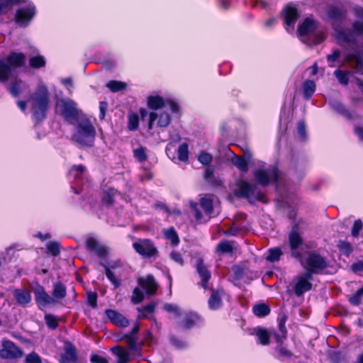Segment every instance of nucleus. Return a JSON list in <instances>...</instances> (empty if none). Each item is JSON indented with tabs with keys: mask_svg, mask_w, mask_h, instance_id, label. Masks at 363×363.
Masks as SVG:
<instances>
[{
	"mask_svg": "<svg viewBox=\"0 0 363 363\" xmlns=\"http://www.w3.org/2000/svg\"><path fill=\"white\" fill-rule=\"evenodd\" d=\"M301 223L295 224L289 234L291 256L298 260L306 272L311 274L321 273L328 267L327 260L316 251L305 252L303 240L299 233Z\"/></svg>",
	"mask_w": 363,
	"mask_h": 363,
	"instance_id": "obj_1",
	"label": "nucleus"
},
{
	"mask_svg": "<svg viewBox=\"0 0 363 363\" xmlns=\"http://www.w3.org/2000/svg\"><path fill=\"white\" fill-rule=\"evenodd\" d=\"M336 38L340 44L347 43L353 50L352 52L347 53L345 59L349 62H354L357 67H361L363 59V48H359L357 43V35H363V23L356 21L352 24V31L335 28Z\"/></svg>",
	"mask_w": 363,
	"mask_h": 363,
	"instance_id": "obj_2",
	"label": "nucleus"
},
{
	"mask_svg": "<svg viewBox=\"0 0 363 363\" xmlns=\"http://www.w3.org/2000/svg\"><path fill=\"white\" fill-rule=\"evenodd\" d=\"M138 325H135L130 333H126L122 339L125 342L128 350L121 346H116L111 348L112 352L118 357L117 363H127L133 357H141L140 344L138 340Z\"/></svg>",
	"mask_w": 363,
	"mask_h": 363,
	"instance_id": "obj_3",
	"label": "nucleus"
},
{
	"mask_svg": "<svg viewBox=\"0 0 363 363\" xmlns=\"http://www.w3.org/2000/svg\"><path fill=\"white\" fill-rule=\"evenodd\" d=\"M27 103L30 107L33 120L36 122L43 121L46 116L50 104L48 87L43 84H39Z\"/></svg>",
	"mask_w": 363,
	"mask_h": 363,
	"instance_id": "obj_4",
	"label": "nucleus"
},
{
	"mask_svg": "<svg viewBox=\"0 0 363 363\" xmlns=\"http://www.w3.org/2000/svg\"><path fill=\"white\" fill-rule=\"evenodd\" d=\"M74 123L76 125L73 140L82 146L91 147L95 140L96 130L91 121L84 116Z\"/></svg>",
	"mask_w": 363,
	"mask_h": 363,
	"instance_id": "obj_5",
	"label": "nucleus"
},
{
	"mask_svg": "<svg viewBox=\"0 0 363 363\" xmlns=\"http://www.w3.org/2000/svg\"><path fill=\"white\" fill-rule=\"evenodd\" d=\"M299 37L305 43L319 44L325 37V31L318 26L317 23L311 18H306L298 26Z\"/></svg>",
	"mask_w": 363,
	"mask_h": 363,
	"instance_id": "obj_6",
	"label": "nucleus"
},
{
	"mask_svg": "<svg viewBox=\"0 0 363 363\" xmlns=\"http://www.w3.org/2000/svg\"><path fill=\"white\" fill-rule=\"evenodd\" d=\"M236 186L237 188L235 192L238 196L245 198L250 203L255 201L267 202L265 195L256 185L252 184L245 180L240 179L238 181Z\"/></svg>",
	"mask_w": 363,
	"mask_h": 363,
	"instance_id": "obj_7",
	"label": "nucleus"
},
{
	"mask_svg": "<svg viewBox=\"0 0 363 363\" xmlns=\"http://www.w3.org/2000/svg\"><path fill=\"white\" fill-rule=\"evenodd\" d=\"M255 181L262 186H267L270 183L277 182L279 180V172L276 167H265L262 162H258V166L253 171Z\"/></svg>",
	"mask_w": 363,
	"mask_h": 363,
	"instance_id": "obj_8",
	"label": "nucleus"
},
{
	"mask_svg": "<svg viewBox=\"0 0 363 363\" xmlns=\"http://www.w3.org/2000/svg\"><path fill=\"white\" fill-rule=\"evenodd\" d=\"M71 188L75 194H79L88 184L85 167L83 165H74L69 172Z\"/></svg>",
	"mask_w": 363,
	"mask_h": 363,
	"instance_id": "obj_9",
	"label": "nucleus"
},
{
	"mask_svg": "<svg viewBox=\"0 0 363 363\" xmlns=\"http://www.w3.org/2000/svg\"><path fill=\"white\" fill-rule=\"evenodd\" d=\"M57 107L65 119L71 123H74L78 118L84 116L73 100L60 99L57 101Z\"/></svg>",
	"mask_w": 363,
	"mask_h": 363,
	"instance_id": "obj_10",
	"label": "nucleus"
},
{
	"mask_svg": "<svg viewBox=\"0 0 363 363\" xmlns=\"http://www.w3.org/2000/svg\"><path fill=\"white\" fill-rule=\"evenodd\" d=\"M147 104L148 108L153 111L169 109L173 113H177L179 111V105L174 100L163 98L157 94L150 95L147 98Z\"/></svg>",
	"mask_w": 363,
	"mask_h": 363,
	"instance_id": "obj_11",
	"label": "nucleus"
},
{
	"mask_svg": "<svg viewBox=\"0 0 363 363\" xmlns=\"http://www.w3.org/2000/svg\"><path fill=\"white\" fill-rule=\"evenodd\" d=\"M26 3V5L20 7L16 12V23L21 27H26L33 20L36 13L35 5L28 1L22 0L19 3Z\"/></svg>",
	"mask_w": 363,
	"mask_h": 363,
	"instance_id": "obj_12",
	"label": "nucleus"
},
{
	"mask_svg": "<svg viewBox=\"0 0 363 363\" xmlns=\"http://www.w3.org/2000/svg\"><path fill=\"white\" fill-rule=\"evenodd\" d=\"M167 110H156L150 113L148 119L149 130L163 129L169 126L172 119Z\"/></svg>",
	"mask_w": 363,
	"mask_h": 363,
	"instance_id": "obj_13",
	"label": "nucleus"
},
{
	"mask_svg": "<svg viewBox=\"0 0 363 363\" xmlns=\"http://www.w3.org/2000/svg\"><path fill=\"white\" fill-rule=\"evenodd\" d=\"M133 247L144 258L155 257L158 254L157 247L150 239H138L133 243Z\"/></svg>",
	"mask_w": 363,
	"mask_h": 363,
	"instance_id": "obj_14",
	"label": "nucleus"
},
{
	"mask_svg": "<svg viewBox=\"0 0 363 363\" xmlns=\"http://www.w3.org/2000/svg\"><path fill=\"white\" fill-rule=\"evenodd\" d=\"M101 264L104 267L105 274L108 279L112 283L115 288H118L121 284L120 279L114 274V271L121 269L123 263L121 259H114L108 262H101Z\"/></svg>",
	"mask_w": 363,
	"mask_h": 363,
	"instance_id": "obj_15",
	"label": "nucleus"
},
{
	"mask_svg": "<svg viewBox=\"0 0 363 363\" xmlns=\"http://www.w3.org/2000/svg\"><path fill=\"white\" fill-rule=\"evenodd\" d=\"M34 294L36 303L40 310L57 304L55 298L48 294L43 286L37 287Z\"/></svg>",
	"mask_w": 363,
	"mask_h": 363,
	"instance_id": "obj_16",
	"label": "nucleus"
},
{
	"mask_svg": "<svg viewBox=\"0 0 363 363\" xmlns=\"http://www.w3.org/2000/svg\"><path fill=\"white\" fill-rule=\"evenodd\" d=\"M312 274L310 272H304L297 276L295 279L294 291L297 296H301L312 288L311 280Z\"/></svg>",
	"mask_w": 363,
	"mask_h": 363,
	"instance_id": "obj_17",
	"label": "nucleus"
},
{
	"mask_svg": "<svg viewBox=\"0 0 363 363\" xmlns=\"http://www.w3.org/2000/svg\"><path fill=\"white\" fill-rule=\"evenodd\" d=\"M23 352L13 342L4 340L2 349L0 350V357L3 359H17L21 357Z\"/></svg>",
	"mask_w": 363,
	"mask_h": 363,
	"instance_id": "obj_18",
	"label": "nucleus"
},
{
	"mask_svg": "<svg viewBox=\"0 0 363 363\" xmlns=\"http://www.w3.org/2000/svg\"><path fill=\"white\" fill-rule=\"evenodd\" d=\"M86 247L88 251L94 252L101 259L105 258L108 254L107 248L94 238L86 239Z\"/></svg>",
	"mask_w": 363,
	"mask_h": 363,
	"instance_id": "obj_19",
	"label": "nucleus"
},
{
	"mask_svg": "<svg viewBox=\"0 0 363 363\" xmlns=\"http://www.w3.org/2000/svg\"><path fill=\"white\" fill-rule=\"evenodd\" d=\"M298 17V13L296 8L287 6L284 10V21L286 30L289 33L294 30V26Z\"/></svg>",
	"mask_w": 363,
	"mask_h": 363,
	"instance_id": "obj_20",
	"label": "nucleus"
},
{
	"mask_svg": "<svg viewBox=\"0 0 363 363\" xmlns=\"http://www.w3.org/2000/svg\"><path fill=\"white\" fill-rule=\"evenodd\" d=\"M138 284L146 291L147 294L152 295L155 294L157 284L152 275H147L145 277H140L138 280Z\"/></svg>",
	"mask_w": 363,
	"mask_h": 363,
	"instance_id": "obj_21",
	"label": "nucleus"
},
{
	"mask_svg": "<svg viewBox=\"0 0 363 363\" xmlns=\"http://www.w3.org/2000/svg\"><path fill=\"white\" fill-rule=\"evenodd\" d=\"M106 315L110 321L118 327L125 328L129 324L128 320L116 311L106 310Z\"/></svg>",
	"mask_w": 363,
	"mask_h": 363,
	"instance_id": "obj_22",
	"label": "nucleus"
},
{
	"mask_svg": "<svg viewBox=\"0 0 363 363\" xmlns=\"http://www.w3.org/2000/svg\"><path fill=\"white\" fill-rule=\"evenodd\" d=\"M216 201V196L212 194H206L200 199V205L209 217L213 214V206Z\"/></svg>",
	"mask_w": 363,
	"mask_h": 363,
	"instance_id": "obj_23",
	"label": "nucleus"
},
{
	"mask_svg": "<svg viewBox=\"0 0 363 363\" xmlns=\"http://www.w3.org/2000/svg\"><path fill=\"white\" fill-rule=\"evenodd\" d=\"M13 296L16 302L21 306H26L31 301V295L28 290L15 289Z\"/></svg>",
	"mask_w": 363,
	"mask_h": 363,
	"instance_id": "obj_24",
	"label": "nucleus"
},
{
	"mask_svg": "<svg viewBox=\"0 0 363 363\" xmlns=\"http://www.w3.org/2000/svg\"><path fill=\"white\" fill-rule=\"evenodd\" d=\"M197 272L201 279V286L204 289L208 288V281L211 278V274L208 269L204 266L203 261L199 259L196 266Z\"/></svg>",
	"mask_w": 363,
	"mask_h": 363,
	"instance_id": "obj_25",
	"label": "nucleus"
},
{
	"mask_svg": "<svg viewBox=\"0 0 363 363\" xmlns=\"http://www.w3.org/2000/svg\"><path fill=\"white\" fill-rule=\"evenodd\" d=\"M76 361L77 354L74 347L72 345H67L65 352L60 356V363H75Z\"/></svg>",
	"mask_w": 363,
	"mask_h": 363,
	"instance_id": "obj_26",
	"label": "nucleus"
},
{
	"mask_svg": "<svg viewBox=\"0 0 363 363\" xmlns=\"http://www.w3.org/2000/svg\"><path fill=\"white\" fill-rule=\"evenodd\" d=\"M250 155L245 154L244 157L235 155L232 158V163L240 171L246 172L248 170V164L250 162Z\"/></svg>",
	"mask_w": 363,
	"mask_h": 363,
	"instance_id": "obj_27",
	"label": "nucleus"
},
{
	"mask_svg": "<svg viewBox=\"0 0 363 363\" xmlns=\"http://www.w3.org/2000/svg\"><path fill=\"white\" fill-rule=\"evenodd\" d=\"M52 296L55 298L57 303L59 300L64 298L67 296L66 286L61 281L55 283L53 284Z\"/></svg>",
	"mask_w": 363,
	"mask_h": 363,
	"instance_id": "obj_28",
	"label": "nucleus"
},
{
	"mask_svg": "<svg viewBox=\"0 0 363 363\" xmlns=\"http://www.w3.org/2000/svg\"><path fill=\"white\" fill-rule=\"evenodd\" d=\"M222 291H213L208 299V306L211 310H218L222 303Z\"/></svg>",
	"mask_w": 363,
	"mask_h": 363,
	"instance_id": "obj_29",
	"label": "nucleus"
},
{
	"mask_svg": "<svg viewBox=\"0 0 363 363\" xmlns=\"http://www.w3.org/2000/svg\"><path fill=\"white\" fill-rule=\"evenodd\" d=\"M26 60V57L23 53L21 52H11L8 57L9 62L15 67L22 66Z\"/></svg>",
	"mask_w": 363,
	"mask_h": 363,
	"instance_id": "obj_30",
	"label": "nucleus"
},
{
	"mask_svg": "<svg viewBox=\"0 0 363 363\" xmlns=\"http://www.w3.org/2000/svg\"><path fill=\"white\" fill-rule=\"evenodd\" d=\"M303 94L306 100H309L315 90V84L312 80H307L303 84Z\"/></svg>",
	"mask_w": 363,
	"mask_h": 363,
	"instance_id": "obj_31",
	"label": "nucleus"
},
{
	"mask_svg": "<svg viewBox=\"0 0 363 363\" xmlns=\"http://www.w3.org/2000/svg\"><path fill=\"white\" fill-rule=\"evenodd\" d=\"M200 320V317L197 313L190 312L185 313L184 320V328L185 329H189L192 328L195 323Z\"/></svg>",
	"mask_w": 363,
	"mask_h": 363,
	"instance_id": "obj_32",
	"label": "nucleus"
},
{
	"mask_svg": "<svg viewBox=\"0 0 363 363\" xmlns=\"http://www.w3.org/2000/svg\"><path fill=\"white\" fill-rule=\"evenodd\" d=\"M163 233L164 238L169 240L173 246H176L179 244V236L173 228L164 229Z\"/></svg>",
	"mask_w": 363,
	"mask_h": 363,
	"instance_id": "obj_33",
	"label": "nucleus"
},
{
	"mask_svg": "<svg viewBox=\"0 0 363 363\" xmlns=\"http://www.w3.org/2000/svg\"><path fill=\"white\" fill-rule=\"evenodd\" d=\"M12 72L11 67L0 60V82L6 81L12 74Z\"/></svg>",
	"mask_w": 363,
	"mask_h": 363,
	"instance_id": "obj_34",
	"label": "nucleus"
},
{
	"mask_svg": "<svg viewBox=\"0 0 363 363\" xmlns=\"http://www.w3.org/2000/svg\"><path fill=\"white\" fill-rule=\"evenodd\" d=\"M163 308L169 313L172 314L174 318H179L183 315V311L176 304L165 303Z\"/></svg>",
	"mask_w": 363,
	"mask_h": 363,
	"instance_id": "obj_35",
	"label": "nucleus"
},
{
	"mask_svg": "<svg viewBox=\"0 0 363 363\" xmlns=\"http://www.w3.org/2000/svg\"><path fill=\"white\" fill-rule=\"evenodd\" d=\"M255 333L257 337L258 341L260 344L263 345H268L269 335L267 330L263 328H256L255 330Z\"/></svg>",
	"mask_w": 363,
	"mask_h": 363,
	"instance_id": "obj_36",
	"label": "nucleus"
},
{
	"mask_svg": "<svg viewBox=\"0 0 363 363\" xmlns=\"http://www.w3.org/2000/svg\"><path fill=\"white\" fill-rule=\"evenodd\" d=\"M279 328L280 334H274V337L277 342V343H282L286 337V329L285 327V319L281 318L279 320Z\"/></svg>",
	"mask_w": 363,
	"mask_h": 363,
	"instance_id": "obj_37",
	"label": "nucleus"
},
{
	"mask_svg": "<svg viewBox=\"0 0 363 363\" xmlns=\"http://www.w3.org/2000/svg\"><path fill=\"white\" fill-rule=\"evenodd\" d=\"M328 14L331 19L337 21H341L345 16L343 11L335 6L330 7L328 9Z\"/></svg>",
	"mask_w": 363,
	"mask_h": 363,
	"instance_id": "obj_38",
	"label": "nucleus"
},
{
	"mask_svg": "<svg viewBox=\"0 0 363 363\" xmlns=\"http://www.w3.org/2000/svg\"><path fill=\"white\" fill-rule=\"evenodd\" d=\"M252 311L254 314L258 317L266 316L270 312L269 308L264 303L254 306Z\"/></svg>",
	"mask_w": 363,
	"mask_h": 363,
	"instance_id": "obj_39",
	"label": "nucleus"
},
{
	"mask_svg": "<svg viewBox=\"0 0 363 363\" xmlns=\"http://www.w3.org/2000/svg\"><path fill=\"white\" fill-rule=\"evenodd\" d=\"M233 242H230L227 240L221 241L216 247V250L218 252L220 253H230L233 250Z\"/></svg>",
	"mask_w": 363,
	"mask_h": 363,
	"instance_id": "obj_40",
	"label": "nucleus"
},
{
	"mask_svg": "<svg viewBox=\"0 0 363 363\" xmlns=\"http://www.w3.org/2000/svg\"><path fill=\"white\" fill-rule=\"evenodd\" d=\"M25 84L19 79H15L14 82L9 86V91L13 96H18L25 87Z\"/></svg>",
	"mask_w": 363,
	"mask_h": 363,
	"instance_id": "obj_41",
	"label": "nucleus"
},
{
	"mask_svg": "<svg viewBox=\"0 0 363 363\" xmlns=\"http://www.w3.org/2000/svg\"><path fill=\"white\" fill-rule=\"evenodd\" d=\"M118 194V191L114 189H110L104 192L102 197V203L106 206H109L113 203V198Z\"/></svg>",
	"mask_w": 363,
	"mask_h": 363,
	"instance_id": "obj_42",
	"label": "nucleus"
},
{
	"mask_svg": "<svg viewBox=\"0 0 363 363\" xmlns=\"http://www.w3.org/2000/svg\"><path fill=\"white\" fill-rule=\"evenodd\" d=\"M178 158L180 161L185 162L189 159V146L188 144L184 143L181 144L177 150Z\"/></svg>",
	"mask_w": 363,
	"mask_h": 363,
	"instance_id": "obj_43",
	"label": "nucleus"
},
{
	"mask_svg": "<svg viewBox=\"0 0 363 363\" xmlns=\"http://www.w3.org/2000/svg\"><path fill=\"white\" fill-rule=\"evenodd\" d=\"M283 255L281 250L279 247L271 248L269 250V254L267 259L269 262H274L279 260L280 257Z\"/></svg>",
	"mask_w": 363,
	"mask_h": 363,
	"instance_id": "obj_44",
	"label": "nucleus"
},
{
	"mask_svg": "<svg viewBox=\"0 0 363 363\" xmlns=\"http://www.w3.org/2000/svg\"><path fill=\"white\" fill-rule=\"evenodd\" d=\"M334 74L337 77L339 82L342 84L347 85L349 81L350 72L342 71L337 69L335 71Z\"/></svg>",
	"mask_w": 363,
	"mask_h": 363,
	"instance_id": "obj_45",
	"label": "nucleus"
},
{
	"mask_svg": "<svg viewBox=\"0 0 363 363\" xmlns=\"http://www.w3.org/2000/svg\"><path fill=\"white\" fill-rule=\"evenodd\" d=\"M47 250L52 255L56 257L60 254V246L59 242L55 241L48 242L46 245Z\"/></svg>",
	"mask_w": 363,
	"mask_h": 363,
	"instance_id": "obj_46",
	"label": "nucleus"
},
{
	"mask_svg": "<svg viewBox=\"0 0 363 363\" xmlns=\"http://www.w3.org/2000/svg\"><path fill=\"white\" fill-rule=\"evenodd\" d=\"M107 87L111 91L116 92L125 89L126 87V84L124 82L119 81H110L107 84Z\"/></svg>",
	"mask_w": 363,
	"mask_h": 363,
	"instance_id": "obj_47",
	"label": "nucleus"
},
{
	"mask_svg": "<svg viewBox=\"0 0 363 363\" xmlns=\"http://www.w3.org/2000/svg\"><path fill=\"white\" fill-rule=\"evenodd\" d=\"M134 157L140 162H145L147 160L146 148L140 147L133 150Z\"/></svg>",
	"mask_w": 363,
	"mask_h": 363,
	"instance_id": "obj_48",
	"label": "nucleus"
},
{
	"mask_svg": "<svg viewBox=\"0 0 363 363\" xmlns=\"http://www.w3.org/2000/svg\"><path fill=\"white\" fill-rule=\"evenodd\" d=\"M45 320L50 329L55 330L58 326V319L53 315L46 314L45 315Z\"/></svg>",
	"mask_w": 363,
	"mask_h": 363,
	"instance_id": "obj_49",
	"label": "nucleus"
},
{
	"mask_svg": "<svg viewBox=\"0 0 363 363\" xmlns=\"http://www.w3.org/2000/svg\"><path fill=\"white\" fill-rule=\"evenodd\" d=\"M139 123L138 116L136 113H131L128 116V128L130 130H135L138 128Z\"/></svg>",
	"mask_w": 363,
	"mask_h": 363,
	"instance_id": "obj_50",
	"label": "nucleus"
},
{
	"mask_svg": "<svg viewBox=\"0 0 363 363\" xmlns=\"http://www.w3.org/2000/svg\"><path fill=\"white\" fill-rule=\"evenodd\" d=\"M30 65L34 68H40L45 66V60L42 56L33 57L29 60Z\"/></svg>",
	"mask_w": 363,
	"mask_h": 363,
	"instance_id": "obj_51",
	"label": "nucleus"
},
{
	"mask_svg": "<svg viewBox=\"0 0 363 363\" xmlns=\"http://www.w3.org/2000/svg\"><path fill=\"white\" fill-rule=\"evenodd\" d=\"M144 298L143 292L138 288H135L133 290L132 295V301L134 303H140Z\"/></svg>",
	"mask_w": 363,
	"mask_h": 363,
	"instance_id": "obj_52",
	"label": "nucleus"
},
{
	"mask_svg": "<svg viewBox=\"0 0 363 363\" xmlns=\"http://www.w3.org/2000/svg\"><path fill=\"white\" fill-rule=\"evenodd\" d=\"M26 363H41V357L35 352L28 354L26 357Z\"/></svg>",
	"mask_w": 363,
	"mask_h": 363,
	"instance_id": "obj_53",
	"label": "nucleus"
},
{
	"mask_svg": "<svg viewBox=\"0 0 363 363\" xmlns=\"http://www.w3.org/2000/svg\"><path fill=\"white\" fill-rule=\"evenodd\" d=\"M171 344L177 349H183L186 347V342L174 336L170 337Z\"/></svg>",
	"mask_w": 363,
	"mask_h": 363,
	"instance_id": "obj_54",
	"label": "nucleus"
},
{
	"mask_svg": "<svg viewBox=\"0 0 363 363\" xmlns=\"http://www.w3.org/2000/svg\"><path fill=\"white\" fill-rule=\"evenodd\" d=\"M330 105L332 107V108L337 111V113L341 114L346 113V110L344 106L339 101H330Z\"/></svg>",
	"mask_w": 363,
	"mask_h": 363,
	"instance_id": "obj_55",
	"label": "nucleus"
},
{
	"mask_svg": "<svg viewBox=\"0 0 363 363\" xmlns=\"http://www.w3.org/2000/svg\"><path fill=\"white\" fill-rule=\"evenodd\" d=\"M297 131L299 137L304 140L306 136V124L303 121H299L297 125Z\"/></svg>",
	"mask_w": 363,
	"mask_h": 363,
	"instance_id": "obj_56",
	"label": "nucleus"
},
{
	"mask_svg": "<svg viewBox=\"0 0 363 363\" xmlns=\"http://www.w3.org/2000/svg\"><path fill=\"white\" fill-rule=\"evenodd\" d=\"M198 160L203 164H208L212 160V157L210 154L203 152L199 155Z\"/></svg>",
	"mask_w": 363,
	"mask_h": 363,
	"instance_id": "obj_57",
	"label": "nucleus"
},
{
	"mask_svg": "<svg viewBox=\"0 0 363 363\" xmlns=\"http://www.w3.org/2000/svg\"><path fill=\"white\" fill-rule=\"evenodd\" d=\"M190 206L191 208V210L194 214L196 219L198 221H201L203 216H202V213L199 211V210L198 208V204L196 203L191 201V202H190Z\"/></svg>",
	"mask_w": 363,
	"mask_h": 363,
	"instance_id": "obj_58",
	"label": "nucleus"
},
{
	"mask_svg": "<svg viewBox=\"0 0 363 363\" xmlns=\"http://www.w3.org/2000/svg\"><path fill=\"white\" fill-rule=\"evenodd\" d=\"M362 294L359 292L358 289L357 291L350 298V302L355 306H358L362 302Z\"/></svg>",
	"mask_w": 363,
	"mask_h": 363,
	"instance_id": "obj_59",
	"label": "nucleus"
},
{
	"mask_svg": "<svg viewBox=\"0 0 363 363\" xmlns=\"http://www.w3.org/2000/svg\"><path fill=\"white\" fill-rule=\"evenodd\" d=\"M22 0H0V11L13 4H19Z\"/></svg>",
	"mask_w": 363,
	"mask_h": 363,
	"instance_id": "obj_60",
	"label": "nucleus"
},
{
	"mask_svg": "<svg viewBox=\"0 0 363 363\" xmlns=\"http://www.w3.org/2000/svg\"><path fill=\"white\" fill-rule=\"evenodd\" d=\"M338 246L340 250L346 255H349L352 252V247L349 242L341 241Z\"/></svg>",
	"mask_w": 363,
	"mask_h": 363,
	"instance_id": "obj_61",
	"label": "nucleus"
},
{
	"mask_svg": "<svg viewBox=\"0 0 363 363\" xmlns=\"http://www.w3.org/2000/svg\"><path fill=\"white\" fill-rule=\"evenodd\" d=\"M362 228V222L361 220H355L352 229V235L354 237L357 236L359 231Z\"/></svg>",
	"mask_w": 363,
	"mask_h": 363,
	"instance_id": "obj_62",
	"label": "nucleus"
},
{
	"mask_svg": "<svg viewBox=\"0 0 363 363\" xmlns=\"http://www.w3.org/2000/svg\"><path fill=\"white\" fill-rule=\"evenodd\" d=\"M155 310V305L153 303H150L145 306L141 311L142 315L145 317H147L149 314L153 313Z\"/></svg>",
	"mask_w": 363,
	"mask_h": 363,
	"instance_id": "obj_63",
	"label": "nucleus"
},
{
	"mask_svg": "<svg viewBox=\"0 0 363 363\" xmlns=\"http://www.w3.org/2000/svg\"><path fill=\"white\" fill-rule=\"evenodd\" d=\"M91 362L92 363H108L106 358L98 354L91 355Z\"/></svg>",
	"mask_w": 363,
	"mask_h": 363,
	"instance_id": "obj_64",
	"label": "nucleus"
}]
</instances>
